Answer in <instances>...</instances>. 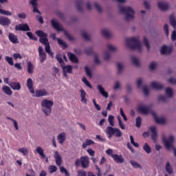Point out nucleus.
Returning <instances> with one entry per match:
<instances>
[{
    "instance_id": "774afa93",
    "label": "nucleus",
    "mask_w": 176,
    "mask_h": 176,
    "mask_svg": "<svg viewBox=\"0 0 176 176\" xmlns=\"http://www.w3.org/2000/svg\"><path fill=\"white\" fill-rule=\"evenodd\" d=\"M172 41H176V30H173L171 34Z\"/></svg>"
},
{
    "instance_id": "09e8293b",
    "label": "nucleus",
    "mask_w": 176,
    "mask_h": 176,
    "mask_svg": "<svg viewBox=\"0 0 176 176\" xmlns=\"http://www.w3.org/2000/svg\"><path fill=\"white\" fill-rule=\"evenodd\" d=\"M108 120L110 126H115V117L113 116H109Z\"/></svg>"
},
{
    "instance_id": "13d9d810",
    "label": "nucleus",
    "mask_w": 176,
    "mask_h": 176,
    "mask_svg": "<svg viewBox=\"0 0 176 176\" xmlns=\"http://www.w3.org/2000/svg\"><path fill=\"white\" fill-rule=\"evenodd\" d=\"M0 13L1 14H3V16H12V12L3 9H0Z\"/></svg>"
},
{
    "instance_id": "f257e3e1",
    "label": "nucleus",
    "mask_w": 176,
    "mask_h": 176,
    "mask_svg": "<svg viewBox=\"0 0 176 176\" xmlns=\"http://www.w3.org/2000/svg\"><path fill=\"white\" fill-rule=\"evenodd\" d=\"M126 45L131 50L137 49L138 52H142V44L140 41V36L126 38Z\"/></svg>"
},
{
    "instance_id": "7ed1b4c3",
    "label": "nucleus",
    "mask_w": 176,
    "mask_h": 176,
    "mask_svg": "<svg viewBox=\"0 0 176 176\" xmlns=\"http://www.w3.org/2000/svg\"><path fill=\"white\" fill-rule=\"evenodd\" d=\"M119 10L120 13L122 14H124V19L126 20V21H130V20H133L134 19V14L135 12L134 11V9H133V7L130 6H126V7H122L119 6Z\"/></svg>"
},
{
    "instance_id": "603ef678",
    "label": "nucleus",
    "mask_w": 176,
    "mask_h": 176,
    "mask_svg": "<svg viewBox=\"0 0 176 176\" xmlns=\"http://www.w3.org/2000/svg\"><path fill=\"white\" fill-rule=\"evenodd\" d=\"M103 58H104V60H105V61H109V60L111 59V53H109V52H108V51H106L104 52Z\"/></svg>"
},
{
    "instance_id": "a19ab883",
    "label": "nucleus",
    "mask_w": 176,
    "mask_h": 176,
    "mask_svg": "<svg viewBox=\"0 0 176 176\" xmlns=\"http://www.w3.org/2000/svg\"><path fill=\"white\" fill-rule=\"evenodd\" d=\"M56 59L57 60V61L59 63L60 66L64 67V65H65V63H64V60H63V58H61L60 55H56Z\"/></svg>"
},
{
    "instance_id": "ddd939ff",
    "label": "nucleus",
    "mask_w": 176,
    "mask_h": 176,
    "mask_svg": "<svg viewBox=\"0 0 176 176\" xmlns=\"http://www.w3.org/2000/svg\"><path fill=\"white\" fill-rule=\"evenodd\" d=\"M152 115L155 119V121L158 124H164V123H166V118L163 117H157V114H156V113L153 111L152 112Z\"/></svg>"
},
{
    "instance_id": "c756f323",
    "label": "nucleus",
    "mask_w": 176,
    "mask_h": 176,
    "mask_svg": "<svg viewBox=\"0 0 176 176\" xmlns=\"http://www.w3.org/2000/svg\"><path fill=\"white\" fill-rule=\"evenodd\" d=\"M2 90L5 93V94H7V96H12V94H13V91L8 86H3Z\"/></svg>"
},
{
    "instance_id": "79ce46f5",
    "label": "nucleus",
    "mask_w": 176,
    "mask_h": 176,
    "mask_svg": "<svg viewBox=\"0 0 176 176\" xmlns=\"http://www.w3.org/2000/svg\"><path fill=\"white\" fill-rule=\"evenodd\" d=\"M131 61L133 65H135V67H140V60H138V58L135 56H132Z\"/></svg>"
},
{
    "instance_id": "4c0bfd02",
    "label": "nucleus",
    "mask_w": 176,
    "mask_h": 176,
    "mask_svg": "<svg viewBox=\"0 0 176 176\" xmlns=\"http://www.w3.org/2000/svg\"><path fill=\"white\" fill-rule=\"evenodd\" d=\"M143 149L148 155H149V153L152 152V148H151V146H149V144H148V143L144 144V145L143 146Z\"/></svg>"
},
{
    "instance_id": "37998d69",
    "label": "nucleus",
    "mask_w": 176,
    "mask_h": 176,
    "mask_svg": "<svg viewBox=\"0 0 176 176\" xmlns=\"http://www.w3.org/2000/svg\"><path fill=\"white\" fill-rule=\"evenodd\" d=\"M94 63L97 65H100V64H101V60H100V55H98V54L97 53L94 54Z\"/></svg>"
},
{
    "instance_id": "0e129e2a",
    "label": "nucleus",
    "mask_w": 176,
    "mask_h": 176,
    "mask_svg": "<svg viewBox=\"0 0 176 176\" xmlns=\"http://www.w3.org/2000/svg\"><path fill=\"white\" fill-rule=\"evenodd\" d=\"M56 171H57V166L53 165L50 166V173L51 174H53V173H56Z\"/></svg>"
},
{
    "instance_id": "7c9ffc66",
    "label": "nucleus",
    "mask_w": 176,
    "mask_h": 176,
    "mask_svg": "<svg viewBox=\"0 0 176 176\" xmlns=\"http://www.w3.org/2000/svg\"><path fill=\"white\" fill-rule=\"evenodd\" d=\"M63 72H66L67 74H72V65H63L61 67Z\"/></svg>"
},
{
    "instance_id": "4d7b16f0",
    "label": "nucleus",
    "mask_w": 176,
    "mask_h": 176,
    "mask_svg": "<svg viewBox=\"0 0 176 176\" xmlns=\"http://www.w3.org/2000/svg\"><path fill=\"white\" fill-rule=\"evenodd\" d=\"M6 61L10 65H14V63L13 62V58L10 56H6Z\"/></svg>"
},
{
    "instance_id": "6e6552de",
    "label": "nucleus",
    "mask_w": 176,
    "mask_h": 176,
    "mask_svg": "<svg viewBox=\"0 0 176 176\" xmlns=\"http://www.w3.org/2000/svg\"><path fill=\"white\" fill-rule=\"evenodd\" d=\"M138 111L142 115H148L151 112V107L148 105L140 104L138 107Z\"/></svg>"
},
{
    "instance_id": "412c9836",
    "label": "nucleus",
    "mask_w": 176,
    "mask_h": 176,
    "mask_svg": "<svg viewBox=\"0 0 176 176\" xmlns=\"http://www.w3.org/2000/svg\"><path fill=\"white\" fill-rule=\"evenodd\" d=\"M116 69H117V74L122 75L123 74V72L124 71V65H123L120 62L117 63Z\"/></svg>"
},
{
    "instance_id": "f8f14e48",
    "label": "nucleus",
    "mask_w": 176,
    "mask_h": 176,
    "mask_svg": "<svg viewBox=\"0 0 176 176\" xmlns=\"http://www.w3.org/2000/svg\"><path fill=\"white\" fill-rule=\"evenodd\" d=\"M16 31H31L28 24H19L15 26Z\"/></svg>"
},
{
    "instance_id": "f03ea898",
    "label": "nucleus",
    "mask_w": 176,
    "mask_h": 176,
    "mask_svg": "<svg viewBox=\"0 0 176 176\" xmlns=\"http://www.w3.org/2000/svg\"><path fill=\"white\" fill-rule=\"evenodd\" d=\"M162 141L167 151H171V149H173L174 156L176 157V148L175 146H174V141H175V138H174L173 135H169L168 138H166L165 135H163Z\"/></svg>"
},
{
    "instance_id": "0eeeda50",
    "label": "nucleus",
    "mask_w": 176,
    "mask_h": 176,
    "mask_svg": "<svg viewBox=\"0 0 176 176\" xmlns=\"http://www.w3.org/2000/svg\"><path fill=\"white\" fill-rule=\"evenodd\" d=\"M36 35H38L40 38L39 42L45 45V46L49 44V40L47 39V34L45 33L42 30H37L35 32Z\"/></svg>"
},
{
    "instance_id": "9d476101",
    "label": "nucleus",
    "mask_w": 176,
    "mask_h": 176,
    "mask_svg": "<svg viewBox=\"0 0 176 176\" xmlns=\"http://www.w3.org/2000/svg\"><path fill=\"white\" fill-rule=\"evenodd\" d=\"M12 24V21L6 16H0V25L3 27H8Z\"/></svg>"
},
{
    "instance_id": "1a4fd4ad",
    "label": "nucleus",
    "mask_w": 176,
    "mask_h": 176,
    "mask_svg": "<svg viewBox=\"0 0 176 176\" xmlns=\"http://www.w3.org/2000/svg\"><path fill=\"white\" fill-rule=\"evenodd\" d=\"M81 166L82 168H87L90 164V159L87 156H81Z\"/></svg>"
},
{
    "instance_id": "dca6fc26",
    "label": "nucleus",
    "mask_w": 176,
    "mask_h": 176,
    "mask_svg": "<svg viewBox=\"0 0 176 176\" xmlns=\"http://www.w3.org/2000/svg\"><path fill=\"white\" fill-rule=\"evenodd\" d=\"M149 130L151 132V139L154 142H156V140H157V129L156 126H150Z\"/></svg>"
},
{
    "instance_id": "4be33fe9",
    "label": "nucleus",
    "mask_w": 176,
    "mask_h": 176,
    "mask_svg": "<svg viewBox=\"0 0 176 176\" xmlns=\"http://www.w3.org/2000/svg\"><path fill=\"white\" fill-rule=\"evenodd\" d=\"M151 85V87H153V89H155V90H162V89L164 87V85H163V84L156 81L152 82Z\"/></svg>"
},
{
    "instance_id": "9b49d317",
    "label": "nucleus",
    "mask_w": 176,
    "mask_h": 176,
    "mask_svg": "<svg viewBox=\"0 0 176 176\" xmlns=\"http://www.w3.org/2000/svg\"><path fill=\"white\" fill-rule=\"evenodd\" d=\"M172 52H173V47L171 46L163 45L161 47V54H164V55L171 54Z\"/></svg>"
},
{
    "instance_id": "473e14b6",
    "label": "nucleus",
    "mask_w": 176,
    "mask_h": 176,
    "mask_svg": "<svg viewBox=\"0 0 176 176\" xmlns=\"http://www.w3.org/2000/svg\"><path fill=\"white\" fill-rule=\"evenodd\" d=\"M65 133H61L58 135L57 140H58L59 144L61 145L62 144H64V141H65Z\"/></svg>"
},
{
    "instance_id": "2eb2a0df",
    "label": "nucleus",
    "mask_w": 176,
    "mask_h": 176,
    "mask_svg": "<svg viewBox=\"0 0 176 176\" xmlns=\"http://www.w3.org/2000/svg\"><path fill=\"white\" fill-rule=\"evenodd\" d=\"M112 158L118 164H122V163L124 162V158L122 155L114 154L112 155Z\"/></svg>"
},
{
    "instance_id": "423d86ee",
    "label": "nucleus",
    "mask_w": 176,
    "mask_h": 176,
    "mask_svg": "<svg viewBox=\"0 0 176 176\" xmlns=\"http://www.w3.org/2000/svg\"><path fill=\"white\" fill-rule=\"evenodd\" d=\"M107 134L109 135V138H112V136L113 135H116V137H122V133L120 131V129L118 128H113L112 126H107V130H106Z\"/></svg>"
},
{
    "instance_id": "680f3d73",
    "label": "nucleus",
    "mask_w": 176,
    "mask_h": 176,
    "mask_svg": "<svg viewBox=\"0 0 176 176\" xmlns=\"http://www.w3.org/2000/svg\"><path fill=\"white\" fill-rule=\"evenodd\" d=\"M156 67H157V63H156V62H151L150 63L149 68H150V69H151V71H153L154 69H155Z\"/></svg>"
},
{
    "instance_id": "6e6d98bb",
    "label": "nucleus",
    "mask_w": 176,
    "mask_h": 176,
    "mask_svg": "<svg viewBox=\"0 0 176 176\" xmlns=\"http://www.w3.org/2000/svg\"><path fill=\"white\" fill-rule=\"evenodd\" d=\"M141 123H142V119L141 118V117H138L136 118V123H135V126L138 128L141 127Z\"/></svg>"
},
{
    "instance_id": "a18cd8bd",
    "label": "nucleus",
    "mask_w": 176,
    "mask_h": 176,
    "mask_svg": "<svg viewBox=\"0 0 176 176\" xmlns=\"http://www.w3.org/2000/svg\"><path fill=\"white\" fill-rule=\"evenodd\" d=\"M18 151L20 152V153H23L24 156H27L28 155V149L25 147L19 148Z\"/></svg>"
},
{
    "instance_id": "4468645a",
    "label": "nucleus",
    "mask_w": 176,
    "mask_h": 176,
    "mask_svg": "<svg viewBox=\"0 0 176 176\" xmlns=\"http://www.w3.org/2000/svg\"><path fill=\"white\" fill-rule=\"evenodd\" d=\"M38 56L41 63H45L46 60V53L43 50V47L41 46L38 47Z\"/></svg>"
},
{
    "instance_id": "c85d7f7f",
    "label": "nucleus",
    "mask_w": 176,
    "mask_h": 176,
    "mask_svg": "<svg viewBox=\"0 0 176 176\" xmlns=\"http://www.w3.org/2000/svg\"><path fill=\"white\" fill-rule=\"evenodd\" d=\"M76 6L78 12H83V1L82 0H77L76 1Z\"/></svg>"
},
{
    "instance_id": "20e7f679",
    "label": "nucleus",
    "mask_w": 176,
    "mask_h": 176,
    "mask_svg": "<svg viewBox=\"0 0 176 176\" xmlns=\"http://www.w3.org/2000/svg\"><path fill=\"white\" fill-rule=\"evenodd\" d=\"M41 111L43 112L45 116H50L52 113V107L54 105V102L53 100H49L47 99H44L41 102Z\"/></svg>"
},
{
    "instance_id": "8fccbe9b",
    "label": "nucleus",
    "mask_w": 176,
    "mask_h": 176,
    "mask_svg": "<svg viewBox=\"0 0 176 176\" xmlns=\"http://www.w3.org/2000/svg\"><path fill=\"white\" fill-rule=\"evenodd\" d=\"M85 71L86 75H87V76H89V78H91L93 76V74L91 73V70H90L89 67L85 66Z\"/></svg>"
},
{
    "instance_id": "338daca9",
    "label": "nucleus",
    "mask_w": 176,
    "mask_h": 176,
    "mask_svg": "<svg viewBox=\"0 0 176 176\" xmlns=\"http://www.w3.org/2000/svg\"><path fill=\"white\" fill-rule=\"evenodd\" d=\"M77 176H87V174L86 173L85 170H78Z\"/></svg>"
},
{
    "instance_id": "a211bd4d",
    "label": "nucleus",
    "mask_w": 176,
    "mask_h": 176,
    "mask_svg": "<svg viewBox=\"0 0 176 176\" xmlns=\"http://www.w3.org/2000/svg\"><path fill=\"white\" fill-rule=\"evenodd\" d=\"M157 6L160 9V10H162V12H166V10H168V4L164 1H159L157 3Z\"/></svg>"
},
{
    "instance_id": "bb28decb",
    "label": "nucleus",
    "mask_w": 176,
    "mask_h": 176,
    "mask_svg": "<svg viewBox=\"0 0 176 176\" xmlns=\"http://www.w3.org/2000/svg\"><path fill=\"white\" fill-rule=\"evenodd\" d=\"M67 56L70 60V61H72V63H74L75 64H78V58H76V56H75V54L71 52H68Z\"/></svg>"
},
{
    "instance_id": "cd10ccee",
    "label": "nucleus",
    "mask_w": 176,
    "mask_h": 176,
    "mask_svg": "<svg viewBox=\"0 0 176 176\" xmlns=\"http://www.w3.org/2000/svg\"><path fill=\"white\" fill-rule=\"evenodd\" d=\"M35 151H36V153H38L39 155V156H41V157H42V159H46V155H45L43 148L42 147L38 146Z\"/></svg>"
},
{
    "instance_id": "3c124183",
    "label": "nucleus",
    "mask_w": 176,
    "mask_h": 176,
    "mask_svg": "<svg viewBox=\"0 0 176 176\" xmlns=\"http://www.w3.org/2000/svg\"><path fill=\"white\" fill-rule=\"evenodd\" d=\"M60 173H62V174H65V176H69L70 175L69 172H68L67 168H65L64 166H60Z\"/></svg>"
},
{
    "instance_id": "864d4df0",
    "label": "nucleus",
    "mask_w": 176,
    "mask_h": 176,
    "mask_svg": "<svg viewBox=\"0 0 176 176\" xmlns=\"http://www.w3.org/2000/svg\"><path fill=\"white\" fill-rule=\"evenodd\" d=\"M26 35L28 36L30 39H32L33 41H38V38H36V36H34V34H32V32H26Z\"/></svg>"
},
{
    "instance_id": "49530a36",
    "label": "nucleus",
    "mask_w": 176,
    "mask_h": 176,
    "mask_svg": "<svg viewBox=\"0 0 176 176\" xmlns=\"http://www.w3.org/2000/svg\"><path fill=\"white\" fill-rule=\"evenodd\" d=\"M28 74H32L34 72V65L30 61L28 63Z\"/></svg>"
},
{
    "instance_id": "2f4dec72",
    "label": "nucleus",
    "mask_w": 176,
    "mask_h": 176,
    "mask_svg": "<svg viewBox=\"0 0 176 176\" xmlns=\"http://www.w3.org/2000/svg\"><path fill=\"white\" fill-rule=\"evenodd\" d=\"M80 98H81V102L83 104H87V99H86V91L83 89H80Z\"/></svg>"
},
{
    "instance_id": "5701e85b",
    "label": "nucleus",
    "mask_w": 176,
    "mask_h": 176,
    "mask_svg": "<svg viewBox=\"0 0 176 176\" xmlns=\"http://www.w3.org/2000/svg\"><path fill=\"white\" fill-rule=\"evenodd\" d=\"M8 38L12 42V43H20L19 38H17V36L14 35L13 33H9Z\"/></svg>"
},
{
    "instance_id": "bf43d9fd",
    "label": "nucleus",
    "mask_w": 176,
    "mask_h": 176,
    "mask_svg": "<svg viewBox=\"0 0 176 176\" xmlns=\"http://www.w3.org/2000/svg\"><path fill=\"white\" fill-rule=\"evenodd\" d=\"M107 49L111 52H116L118 50V48L111 44L107 45Z\"/></svg>"
},
{
    "instance_id": "f3484780",
    "label": "nucleus",
    "mask_w": 176,
    "mask_h": 176,
    "mask_svg": "<svg viewBox=\"0 0 176 176\" xmlns=\"http://www.w3.org/2000/svg\"><path fill=\"white\" fill-rule=\"evenodd\" d=\"M54 157L55 159L56 164L61 167V164H63V157H61V155L60 153H58V151H55L54 154Z\"/></svg>"
},
{
    "instance_id": "a878e982",
    "label": "nucleus",
    "mask_w": 176,
    "mask_h": 176,
    "mask_svg": "<svg viewBox=\"0 0 176 176\" xmlns=\"http://www.w3.org/2000/svg\"><path fill=\"white\" fill-rule=\"evenodd\" d=\"M165 96H166L169 98H173L174 96V91H173L172 88L167 87L166 89H165Z\"/></svg>"
},
{
    "instance_id": "052dcab7",
    "label": "nucleus",
    "mask_w": 176,
    "mask_h": 176,
    "mask_svg": "<svg viewBox=\"0 0 176 176\" xmlns=\"http://www.w3.org/2000/svg\"><path fill=\"white\" fill-rule=\"evenodd\" d=\"M118 125L120 126V129H122V130H124L126 129V126L123 125L122 119H120V117L119 116H118Z\"/></svg>"
},
{
    "instance_id": "e2e57ef3",
    "label": "nucleus",
    "mask_w": 176,
    "mask_h": 176,
    "mask_svg": "<svg viewBox=\"0 0 176 176\" xmlns=\"http://www.w3.org/2000/svg\"><path fill=\"white\" fill-rule=\"evenodd\" d=\"M82 38H84V39H85V41H89L90 36H89L87 32H86L85 31L82 32Z\"/></svg>"
},
{
    "instance_id": "39448f33",
    "label": "nucleus",
    "mask_w": 176,
    "mask_h": 176,
    "mask_svg": "<svg viewBox=\"0 0 176 176\" xmlns=\"http://www.w3.org/2000/svg\"><path fill=\"white\" fill-rule=\"evenodd\" d=\"M51 24L53 27V28H54V30H56V31H63V32H64L65 36H67V38L69 39V41H74V36H72V35H71V34L68 33V32H67V30H65L64 29V28L63 27V25H61V23H60L58 21H57L56 19H52L51 20Z\"/></svg>"
},
{
    "instance_id": "69168bd1",
    "label": "nucleus",
    "mask_w": 176,
    "mask_h": 176,
    "mask_svg": "<svg viewBox=\"0 0 176 176\" xmlns=\"http://www.w3.org/2000/svg\"><path fill=\"white\" fill-rule=\"evenodd\" d=\"M120 86H121L120 82L116 81L113 87L114 90H119V89H120Z\"/></svg>"
},
{
    "instance_id": "72a5a7b5",
    "label": "nucleus",
    "mask_w": 176,
    "mask_h": 176,
    "mask_svg": "<svg viewBox=\"0 0 176 176\" xmlns=\"http://www.w3.org/2000/svg\"><path fill=\"white\" fill-rule=\"evenodd\" d=\"M90 145H94V141L89 139H87L85 142L82 144V148L83 149H86L87 146H90Z\"/></svg>"
},
{
    "instance_id": "c03bdc74",
    "label": "nucleus",
    "mask_w": 176,
    "mask_h": 176,
    "mask_svg": "<svg viewBox=\"0 0 176 176\" xmlns=\"http://www.w3.org/2000/svg\"><path fill=\"white\" fill-rule=\"evenodd\" d=\"M143 42L147 49L148 51L150 50L151 49V45L149 44V40H148V38H146L145 36L143 37Z\"/></svg>"
},
{
    "instance_id": "f704fd0d",
    "label": "nucleus",
    "mask_w": 176,
    "mask_h": 176,
    "mask_svg": "<svg viewBox=\"0 0 176 176\" xmlns=\"http://www.w3.org/2000/svg\"><path fill=\"white\" fill-rule=\"evenodd\" d=\"M102 34L103 36H105V38H111V36H112V34L107 29H103L102 30Z\"/></svg>"
},
{
    "instance_id": "e433bc0d",
    "label": "nucleus",
    "mask_w": 176,
    "mask_h": 176,
    "mask_svg": "<svg viewBox=\"0 0 176 176\" xmlns=\"http://www.w3.org/2000/svg\"><path fill=\"white\" fill-rule=\"evenodd\" d=\"M168 100H170V98L166 96L160 95L158 96V100L161 101L162 102H168Z\"/></svg>"
},
{
    "instance_id": "b1692460",
    "label": "nucleus",
    "mask_w": 176,
    "mask_h": 176,
    "mask_svg": "<svg viewBox=\"0 0 176 176\" xmlns=\"http://www.w3.org/2000/svg\"><path fill=\"white\" fill-rule=\"evenodd\" d=\"M10 87L12 89V90H21V85H20V82H10L8 84Z\"/></svg>"
},
{
    "instance_id": "6ab92c4d",
    "label": "nucleus",
    "mask_w": 176,
    "mask_h": 176,
    "mask_svg": "<svg viewBox=\"0 0 176 176\" xmlns=\"http://www.w3.org/2000/svg\"><path fill=\"white\" fill-rule=\"evenodd\" d=\"M97 89H98L100 94H101L102 96V97H104V98H108V97L109 96V94H108V92H107L105 91V89H104L102 85H97Z\"/></svg>"
},
{
    "instance_id": "5fc2aeb1",
    "label": "nucleus",
    "mask_w": 176,
    "mask_h": 176,
    "mask_svg": "<svg viewBox=\"0 0 176 176\" xmlns=\"http://www.w3.org/2000/svg\"><path fill=\"white\" fill-rule=\"evenodd\" d=\"M82 81L85 83V85H86V86L89 87V89H93V86L91 85L90 82H89V80H87L86 78H82Z\"/></svg>"
},
{
    "instance_id": "58836bf2",
    "label": "nucleus",
    "mask_w": 176,
    "mask_h": 176,
    "mask_svg": "<svg viewBox=\"0 0 176 176\" xmlns=\"http://www.w3.org/2000/svg\"><path fill=\"white\" fill-rule=\"evenodd\" d=\"M130 164L134 168H140V170H142V166H141V164H138L137 162L131 160Z\"/></svg>"
},
{
    "instance_id": "de8ad7c7",
    "label": "nucleus",
    "mask_w": 176,
    "mask_h": 176,
    "mask_svg": "<svg viewBox=\"0 0 176 176\" xmlns=\"http://www.w3.org/2000/svg\"><path fill=\"white\" fill-rule=\"evenodd\" d=\"M165 170L166 172H168L169 174H171L173 173V168H171V165H170V162H167L166 164Z\"/></svg>"
},
{
    "instance_id": "393cba45",
    "label": "nucleus",
    "mask_w": 176,
    "mask_h": 176,
    "mask_svg": "<svg viewBox=\"0 0 176 176\" xmlns=\"http://www.w3.org/2000/svg\"><path fill=\"white\" fill-rule=\"evenodd\" d=\"M45 96H49V93L45 89H40L36 91V97H43Z\"/></svg>"
},
{
    "instance_id": "aec40b11",
    "label": "nucleus",
    "mask_w": 176,
    "mask_h": 176,
    "mask_svg": "<svg viewBox=\"0 0 176 176\" xmlns=\"http://www.w3.org/2000/svg\"><path fill=\"white\" fill-rule=\"evenodd\" d=\"M27 87L32 94L35 93V91L34 90V82H32V79L28 78L27 80Z\"/></svg>"
},
{
    "instance_id": "ea45409f",
    "label": "nucleus",
    "mask_w": 176,
    "mask_h": 176,
    "mask_svg": "<svg viewBox=\"0 0 176 176\" xmlns=\"http://www.w3.org/2000/svg\"><path fill=\"white\" fill-rule=\"evenodd\" d=\"M57 41L58 45H60V46L63 48V49H67V47H68V45H67V43L65 42H64V41H63L60 38H57Z\"/></svg>"
},
{
    "instance_id": "c9c22d12",
    "label": "nucleus",
    "mask_w": 176,
    "mask_h": 176,
    "mask_svg": "<svg viewBox=\"0 0 176 176\" xmlns=\"http://www.w3.org/2000/svg\"><path fill=\"white\" fill-rule=\"evenodd\" d=\"M170 23L172 25V27L176 30V19L175 17L173 15H171L169 18Z\"/></svg>"
}]
</instances>
